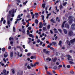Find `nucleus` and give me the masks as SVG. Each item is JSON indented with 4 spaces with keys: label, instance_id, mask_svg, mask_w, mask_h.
<instances>
[{
    "label": "nucleus",
    "instance_id": "1",
    "mask_svg": "<svg viewBox=\"0 0 75 75\" xmlns=\"http://www.w3.org/2000/svg\"><path fill=\"white\" fill-rule=\"evenodd\" d=\"M14 13H16V11H14V9H13L11 11H9V14L11 15L12 17H13L14 16Z\"/></svg>",
    "mask_w": 75,
    "mask_h": 75
},
{
    "label": "nucleus",
    "instance_id": "2",
    "mask_svg": "<svg viewBox=\"0 0 75 75\" xmlns=\"http://www.w3.org/2000/svg\"><path fill=\"white\" fill-rule=\"evenodd\" d=\"M68 59L69 60V61H73V59L71 58V57L69 55H68L67 56Z\"/></svg>",
    "mask_w": 75,
    "mask_h": 75
},
{
    "label": "nucleus",
    "instance_id": "3",
    "mask_svg": "<svg viewBox=\"0 0 75 75\" xmlns=\"http://www.w3.org/2000/svg\"><path fill=\"white\" fill-rule=\"evenodd\" d=\"M69 24H72V16H70L69 17Z\"/></svg>",
    "mask_w": 75,
    "mask_h": 75
},
{
    "label": "nucleus",
    "instance_id": "4",
    "mask_svg": "<svg viewBox=\"0 0 75 75\" xmlns=\"http://www.w3.org/2000/svg\"><path fill=\"white\" fill-rule=\"evenodd\" d=\"M7 23L8 24V25H9V27H10V25L11 22H10V20L8 19V18H7Z\"/></svg>",
    "mask_w": 75,
    "mask_h": 75
},
{
    "label": "nucleus",
    "instance_id": "5",
    "mask_svg": "<svg viewBox=\"0 0 75 75\" xmlns=\"http://www.w3.org/2000/svg\"><path fill=\"white\" fill-rule=\"evenodd\" d=\"M73 35V32L72 31H70L69 32L68 35L69 36H72Z\"/></svg>",
    "mask_w": 75,
    "mask_h": 75
},
{
    "label": "nucleus",
    "instance_id": "6",
    "mask_svg": "<svg viewBox=\"0 0 75 75\" xmlns=\"http://www.w3.org/2000/svg\"><path fill=\"white\" fill-rule=\"evenodd\" d=\"M71 28L73 30L75 29V24H73L71 25Z\"/></svg>",
    "mask_w": 75,
    "mask_h": 75
},
{
    "label": "nucleus",
    "instance_id": "7",
    "mask_svg": "<svg viewBox=\"0 0 75 75\" xmlns=\"http://www.w3.org/2000/svg\"><path fill=\"white\" fill-rule=\"evenodd\" d=\"M22 19V18H20L19 19H17L16 20V21H15V24H16L17 23V21H19V20H21Z\"/></svg>",
    "mask_w": 75,
    "mask_h": 75
},
{
    "label": "nucleus",
    "instance_id": "8",
    "mask_svg": "<svg viewBox=\"0 0 75 75\" xmlns=\"http://www.w3.org/2000/svg\"><path fill=\"white\" fill-rule=\"evenodd\" d=\"M8 56V54H7L6 52H5V54H4V58H6Z\"/></svg>",
    "mask_w": 75,
    "mask_h": 75
},
{
    "label": "nucleus",
    "instance_id": "9",
    "mask_svg": "<svg viewBox=\"0 0 75 75\" xmlns=\"http://www.w3.org/2000/svg\"><path fill=\"white\" fill-rule=\"evenodd\" d=\"M30 66H31L32 67H34L35 66H36V64H30Z\"/></svg>",
    "mask_w": 75,
    "mask_h": 75
},
{
    "label": "nucleus",
    "instance_id": "10",
    "mask_svg": "<svg viewBox=\"0 0 75 75\" xmlns=\"http://www.w3.org/2000/svg\"><path fill=\"white\" fill-rule=\"evenodd\" d=\"M75 42V38H74L73 40H72L71 41V44H73V43Z\"/></svg>",
    "mask_w": 75,
    "mask_h": 75
},
{
    "label": "nucleus",
    "instance_id": "11",
    "mask_svg": "<svg viewBox=\"0 0 75 75\" xmlns=\"http://www.w3.org/2000/svg\"><path fill=\"white\" fill-rule=\"evenodd\" d=\"M3 73L4 75H6V69H4L3 70Z\"/></svg>",
    "mask_w": 75,
    "mask_h": 75
},
{
    "label": "nucleus",
    "instance_id": "12",
    "mask_svg": "<svg viewBox=\"0 0 75 75\" xmlns=\"http://www.w3.org/2000/svg\"><path fill=\"white\" fill-rule=\"evenodd\" d=\"M65 23H66V21H64L62 26V28H64V25H65Z\"/></svg>",
    "mask_w": 75,
    "mask_h": 75
},
{
    "label": "nucleus",
    "instance_id": "13",
    "mask_svg": "<svg viewBox=\"0 0 75 75\" xmlns=\"http://www.w3.org/2000/svg\"><path fill=\"white\" fill-rule=\"evenodd\" d=\"M65 27L67 28H69V26L67 24H66L65 25Z\"/></svg>",
    "mask_w": 75,
    "mask_h": 75
},
{
    "label": "nucleus",
    "instance_id": "14",
    "mask_svg": "<svg viewBox=\"0 0 75 75\" xmlns=\"http://www.w3.org/2000/svg\"><path fill=\"white\" fill-rule=\"evenodd\" d=\"M63 31L64 34H67V30L66 29H63Z\"/></svg>",
    "mask_w": 75,
    "mask_h": 75
},
{
    "label": "nucleus",
    "instance_id": "15",
    "mask_svg": "<svg viewBox=\"0 0 75 75\" xmlns=\"http://www.w3.org/2000/svg\"><path fill=\"white\" fill-rule=\"evenodd\" d=\"M47 47L48 48H50L51 50H53V49H54L53 47L50 46L49 45H47Z\"/></svg>",
    "mask_w": 75,
    "mask_h": 75
},
{
    "label": "nucleus",
    "instance_id": "16",
    "mask_svg": "<svg viewBox=\"0 0 75 75\" xmlns=\"http://www.w3.org/2000/svg\"><path fill=\"white\" fill-rule=\"evenodd\" d=\"M10 56L11 57H13V52H11Z\"/></svg>",
    "mask_w": 75,
    "mask_h": 75
},
{
    "label": "nucleus",
    "instance_id": "17",
    "mask_svg": "<svg viewBox=\"0 0 75 75\" xmlns=\"http://www.w3.org/2000/svg\"><path fill=\"white\" fill-rule=\"evenodd\" d=\"M61 44H62V41L60 40L59 41V45H60V46H61Z\"/></svg>",
    "mask_w": 75,
    "mask_h": 75
},
{
    "label": "nucleus",
    "instance_id": "18",
    "mask_svg": "<svg viewBox=\"0 0 75 75\" xmlns=\"http://www.w3.org/2000/svg\"><path fill=\"white\" fill-rule=\"evenodd\" d=\"M30 58L31 59H36V57L35 56H31Z\"/></svg>",
    "mask_w": 75,
    "mask_h": 75
},
{
    "label": "nucleus",
    "instance_id": "19",
    "mask_svg": "<svg viewBox=\"0 0 75 75\" xmlns=\"http://www.w3.org/2000/svg\"><path fill=\"white\" fill-rule=\"evenodd\" d=\"M51 21V22H52V23H55V22L54 21V20H53V19H52L51 20H50Z\"/></svg>",
    "mask_w": 75,
    "mask_h": 75
},
{
    "label": "nucleus",
    "instance_id": "20",
    "mask_svg": "<svg viewBox=\"0 0 75 75\" xmlns=\"http://www.w3.org/2000/svg\"><path fill=\"white\" fill-rule=\"evenodd\" d=\"M29 37H32V38H34V36L32 34H30L29 35Z\"/></svg>",
    "mask_w": 75,
    "mask_h": 75
},
{
    "label": "nucleus",
    "instance_id": "21",
    "mask_svg": "<svg viewBox=\"0 0 75 75\" xmlns=\"http://www.w3.org/2000/svg\"><path fill=\"white\" fill-rule=\"evenodd\" d=\"M43 31H47V28L45 27H43Z\"/></svg>",
    "mask_w": 75,
    "mask_h": 75
},
{
    "label": "nucleus",
    "instance_id": "22",
    "mask_svg": "<svg viewBox=\"0 0 75 75\" xmlns=\"http://www.w3.org/2000/svg\"><path fill=\"white\" fill-rule=\"evenodd\" d=\"M52 44H53L54 45H57V43L56 42H53Z\"/></svg>",
    "mask_w": 75,
    "mask_h": 75
},
{
    "label": "nucleus",
    "instance_id": "23",
    "mask_svg": "<svg viewBox=\"0 0 75 75\" xmlns=\"http://www.w3.org/2000/svg\"><path fill=\"white\" fill-rule=\"evenodd\" d=\"M69 63L70 64H74V62H72V61H69Z\"/></svg>",
    "mask_w": 75,
    "mask_h": 75
},
{
    "label": "nucleus",
    "instance_id": "24",
    "mask_svg": "<svg viewBox=\"0 0 75 75\" xmlns=\"http://www.w3.org/2000/svg\"><path fill=\"white\" fill-rule=\"evenodd\" d=\"M46 60L47 61H51V59H49V58H48L46 59Z\"/></svg>",
    "mask_w": 75,
    "mask_h": 75
},
{
    "label": "nucleus",
    "instance_id": "25",
    "mask_svg": "<svg viewBox=\"0 0 75 75\" xmlns=\"http://www.w3.org/2000/svg\"><path fill=\"white\" fill-rule=\"evenodd\" d=\"M42 7H43V8H45V4H43L42 5Z\"/></svg>",
    "mask_w": 75,
    "mask_h": 75
},
{
    "label": "nucleus",
    "instance_id": "26",
    "mask_svg": "<svg viewBox=\"0 0 75 75\" xmlns=\"http://www.w3.org/2000/svg\"><path fill=\"white\" fill-rule=\"evenodd\" d=\"M54 31H55L54 32L55 33H58V31L57 30V29H54Z\"/></svg>",
    "mask_w": 75,
    "mask_h": 75
},
{
    "label": "nucleus",
    "instance_id": "27",
    "mask_svg": "<svg viewBox=\"0 0 75 75\" xmlns=\"http://www.w3.org/2000/svg\"><path fill=\"white\" fill-rule=\"evenodd\" d=\"M58 67V69H59L60 68H62V65H60Z\"/></svg>",
    "mask_w": 75,
    "mask_h": 75
},
{
    "label": "nucleus",
    "instance_id": "28",
    "mask_svg": "<svg viewBox=\"0 0 75 75\" xmlns=\"http://www.w3.org/2000/svg\"><path fill=\"white\" fill-rule=\"evenodd\" d=\"M4 20V18H1V21H0V23H2V21H3Z\"/></svg>",
    "mask_w": 75,
    "mask_h": 75
},
{
    "label": "nucleus",
    "instance_id": "29",
    "mask_svg": "<svg viewBox=\"0 0 75 75\" xmlns=\"http://www.w3.org/2000/svg\"><path fill=\"white\" fill-rule=\"evenodd\" d=\"M22 33H23V34H25V29L23 30L22 31Z\"/></svg>",
    "mask_w": 75,
    "mask_h": 75
},
{
    "label": "nucleus",
    "instance_id": "30",
    "mask_svg": "<svg viewBox=\"0 0 75 75\" xmlns=\"http://www.w3.org/2000/svg\"><path fill=\"white\" fill-rule=\"evenodd\" d=\"M27 67L29 69H31V67L29 65H28Z\"/></svg>",
    "mask_w": 75,
    "mask_h": 75
},
{
    "label": "nucleus",
    "instance_id": "31",
    "mask_svg": "<svg viewBox=\"0 0 75 75\" xmlns=\"http://www.w3.org/2000/svg\"><path fill=\"white\" fill-rule=\"evenodd\" d=\"M21 74V71H19L18 72V75H20Z\"/></svg>",
    "mask_w": 75,
    "mask_h": 75
},
{
    "label": "nucleus",
    "instance_id": "32",
    "mask_svg": "<svg viewBox=\"0 0 75 75\" xmlns=\"http://www.w3.org/2000/svg\"><path fill=\"white\" fill-rule=\"evenodd\" d=\"M56 61H57V58L55 57L53 60V62H56Z\"/></svg>",
    "mask_w": 75,
    "mask_h": 75
},
{
    "label": "nucleus",
    "instance_id": "33",
    "mask_svg": "<svg viewBox=\"0 0 75 75\" xmlns=\"http://www.w3.org/2000/svg\"><path fill=\"white\" fill-rule=\"evenodd\" d=\"M58 18H59L58 17H57L56 18V20L57 21H58V22H59L60 21H59V20H58Z\"/></svg>",
    "mask_w": 75,
    "mask_h": 75
},
{
    "label": "nucleus",
    "instance_id": "34",
    "mask_svg": "<svg viewBox=\"0 0 75 75\" xmlns=\"http://www.w3.org/2000/svg\"><path fill=\"white\" fill-rule=\"evenodd\" d=\"M47 29H49L50 28V25H49L47 26Z\"/></svg>",
    "mask_w": 75,
    "mask_h": 75
},
{
    "label": "nucleus",
    "instance_id": "35",
    "mask_svg": "<svg viewBox=\"0 0 75 75\" xmlns=\"http://www.w3.org/2000/svg\"><path fill=\"white\" fill-rule=\"evenodd\" d=\"M37 42H38V43H39V42H40V39H38L37 40Z\"/></svg>",
    "mask_w": 75,
    "mask_h": 75
},
{
    "label": "nucleus",
    "instance_id": "36",
    "mask_svg": "<svg viewBox=\"0 0 75 75\" xmlns=\"http://www.w3.org/2000/svg\"><path fill=\"white\" fill-rule=\"evenodd\" d=\"M43 52H44V53H45V52H46V51H47V50H46V49H44L43 50Z\"/></svg>",
    "mask_w": 75,
    "mask_h": 75
},
{
    "label": "nucleus",
    "instance_id": "37",
    "mask_svg": "<svg viewBox=\"0 0 75 75\" xmlns=\"http://www.w3.org/2000/svg\"><path fill=\"white\" fill-rule=\"evenodd\" d=\"M43 52H44V53H45V52H46V51H47V50H46V49H44L43 50Z\"/></svg>",
    "mask_w": 75,
    "mask_h": 75
},
{
    "label": "nucleus",
    "instance_id": "38",
    "mask_svg": "<svg viewBox=\"0 0 75 75\" xmlns=\"http://www.w3.org/2000/svg\"><path fill=\"white\" fill-rule=\"evenodd\" d=\"M67 44L69 45H71V43H70V42L69 41H68L67 42Z\"/></svg>",
    "mask_w": 75,
    "mask_h": 75
},
{
    "label": "nucleus",
    "instance_id": "39",
    "mask_svg": "<svg viewBox=\"0 0 75 75\" xmlns=\"http://www.w3.org/2000/svg\"><path fill=\"white\" fill-rule=\"evenodd\" d=\"M13 30L14 32H15V31H16V29H15V27H13Z\"/></svg>",
    "mask_w": 75,
    "mask_h": 75
},
{
    "label": "nucleus",
    "instance_id": "40",
    "mask_svg": "<svg viewBox=\"0 0 75 75\" xmlns=\"http://www.w3.org/2000/svg\"><path fill=\"white\" fill-rule=\"evenodd\" d=\"M46 24H47V23H43V24L42 26H44V25L45 26V25H46Z\"/></svg>",
    "mask_w": 75,
    "mask_h": 75
},
{
    "label": "nucleus",
    "instance_id": "41",
    "mask_svg": "<svg viewBox=\"0 0 75 75\" xmlns=\"http://www.w3.org/2000/svg\"><path fill=\"white\" fill-rule=\"evenodd\" d=\"M48 52H49V51H47L45 53L46 54H48Z\"/></svg>",
    "mask_w": 75,
    "mask_h": 75
},
{
    "label": "nucleus",
    "instance_id": "42",
    "mask_svg": "<svg viewBox=\"0 0 75 75\" xmlns=\"http://www.w3.org/2000/svg\"><path fill=\"white\" fill-rule=\"evenodd\" d=\"M67 2H65L63 4V6H65V5H66V4H67Z\"/></svg>",
    "mask_w": 75,
    "mask_h": 75
},
{
    "label": "nucleus",
    "instance_id": "43",
    "mask_svg": "<svg viewBox=\"0 0 75 75\" xmlns=\"http://www.w3.org/2000/svg\"><path fill=\"white\" fill-rule=\"evenodd\" d=\"M28 2V1H26L25 2H23V4H25H25H26V3H27Z\"/></svg>",
    "mask_w": 75,
    "mask_h": 75
},
{
    "label": "nucleus",
    "instance_id": "44",
    "mask_svg": "<svg viewBox=\"0 0 75 75\" xmlns=\"http://www.w3.org/2000/svg\"><path fill=\"white\" fill-rule=\"evenodd\" d=\"M20 17H21V16L19 15L17 17V18L18 19V18H21Z\"/></svg>",
    "mask_w": 75,
    "mask_h": 75
},
{
    "label": "nucleus",
    "instance_id": "45",
    "mask_svg": "<svg viewBox=\"0 0 75 75\" xmlns=\"http://www.w3.org/2000/svg\"><path fill=\"white\" fill-rule=\"evenodd\" d=\"M35 23H36V24H38V20H36L35 21Z\"/></svg>",
    "mask_w": 75,
    "mask_h": 75
},
{
    "label": "nucleus",
    "instance_id": "46",
    "mask_svg": "<svg viewBox=\"0 0 75 75\" xmlns=\"http://www.w3.org/2000/svg\"><path fill=\"white\" fill-rule=\"evenodd\" d=\"M59 31V32H60V33H62V30H61L60 29H59L58 30Z\"/></svg>",
    "mask_w": 75,
    "mask_h": 75
},
{
    "label": "nucleus",
    "instance_id": "47",
    "mask_svg": "<svg viewBox=\"0 0 75 75\" xmlns=\"http://www.w3.org/2000/svg\"><path fill=\"white\" fill-rule=\"evenodd\" d=\"M47 74H48V75H50L51 73V72H50L49 71H47Z\"/></svg>",
    "mask_w": 75,
    "mask_h": 75
},
{
    "label": "nucleus",
    "instance_id": "48",
    "mask_svg": "<svg viewBox=\"0 0 75 75\" xmlns=\"http://www.w3.org/2000/svg\"><path fill=\"white\" fill-rule=\"evenodd\" d=\"M67 67L68 68H70V67H71V66L69 65H67Z\"/></svg>",
    "mask_w": 75,
    "mask_h": 75
},
{
    "label": "nucleus",
    "instance_id": "49",
    "mask_svg": "<svg viewBox=\"0 0 75 75\" xmlns=\"http://www.w3.org/2000/svg\"><path fill=\"white\" fill-rule=\"evenodd\" d=\"M2 51H3L4 52L5 51V48H3L2 49Z\"/></svg>",
    "mask_w": 75,
    "mask_h": 75
},
{
    "label": "nucleus",
    "instance_id": "50",
    "mask_svg": "<svg viewBox=\"0 0 75 75\" xmlns=\"http://www.w3.org/2000/svg\"><path fill=\"white\" fill-rule=\"evenodd\" d=\"M13 42L12 41H11L10 42V44H11L12 46H13Z\"/></svg>",
    "mask_w": 75,
    "mask_h": 75
},
{
    "label": "nucleus",
    "instance_id": "51",
    "mask_svg": "<svg viewBox=\"0 0 75 75\" xmlns=\"http://www.w3.org/2000/svg\"><path fill=\"white\" fill-rule=\"evenodd\" d=\"M34 16H35V14H33L32 16V18H33H33H34Z\"/></svg>",
    "mask_w": 75,
    "mask_h": 75
},
{
    "label": "nucleus",
    "instance_id": "52",
    "mask_svg": "<svg viewBox=\"0 0 75 75\" xmlns=\"http://www.w3.org/2000/svg\"><path fill=\"white\" fill-rule=\"evenodd\" d=\"M3 60L4 61V62H5V63H6V59L5 58L3 59Z\"/></svg>",
    "mask_w": 75,
    "mask_h": 75
},
{
    "label": "nucleus",
    "instance_id": "53",
    "mask_svg": "<svg viewBox=\"0 0 75 75\" xmlns=\"http://www.w3.org/2000/svg\"><path fill=\"white\" fill-rule=\"evenodd\" d=\"M35 16H38V14L37 13H35Z\"/></svg>",
    "mask_w": 75,
    "mask_h": 75
},
{
    "label": "nucleus",
    "instance_id": "54",
    "mask_svg": "<svg viewBox=\"0 0 75 75\" xmlns=\"http://www.w3.org/2000/svg\"><path fill=\"white\" fill-rule=\"evenodd\" d=\"M14 40L13 38H11V37H10L9 38V40Z\"/></svg>",
    "mask_w": 75,
    "mask_h": 75
},
{
    "label": "nucleus",
    "instance_id": "55",
    "mask_svg": "<svg viewBox=\"0 0 75 75\" xmlns=\"http://www.w3.org/2000/svg\"><path fill=\"white\" fill-rule=\"evenodd\" d=\"M27 17L28 18H30V15H28L27 16Z\"/></svg>",
    "mask_w": 75,
    "mask_h": 75
},
{
    "label": "nucleus",
    "instance_id": "56",
    "mask_svg": "<svg viewBox=\"0 0 75 75\" xmlns=\"http://www.w3.org/2000/svg\"><path fill=\"white\" fill-rule=\"evenodd\" d=\"M12 73H13V74H14L15 71L13 69L12 70Z\"/></svg>",
    "mask_w": 75,
    "mask_h": 75
},
{
    "label": "nucleus",
    "instance_id": "57",
    "mask_svg": "<svg viewBox=\"0 0 75 75\" xmlns=\"http://www.w3.org/2000/svg\"><path fill=\"white\" fill-rule=\"evenodd\" d=\"M56 64L57 65H59V63H58V62H57L56 63Z\"/></svg>",
    "mask_w": 75,
    "mask_h": 75
},
{
    "label": "nucleus",
    "instance_id": "58",
    "mask_svg": "<svg viewBox=\"0 0 75 75\" xmlns=\"http://www.w3.org/2000/svg\"><path fill=\"white\" fill-rule=\"evenodd\" d=\"M11 46H9L8 47V49L9 50H10V49H11Z\"/></svg>",
    "mask_w": 75,
    "mask_h": 75
},
{
    "label": "nucleus",
    "instance_id": "59",
    "mask_svg": "<svg viewBox=\"0 0 75 75\" xmlns=\"http://www.w3.org/2000/svg\"><path fill=\"white\" fill-rule=\"evenodd\" d=\"M28 28V30H31V28L30 27H29Z\"/></svg>",
    "mask_w": 75,
    "mask_h": 75
},
{
    "label": "nucleus",
    "instance_id": "60",
    "mask_svg": "<svg viewBox=\"0 0 75 75\" xmlns=\"http://www.w3.org/2000/svg\"><path fill=\"white\" fill-rule=\"evenodd\" d=\"M71 74H74V71H70Z\"/></svg>",
    "mask_w": 75,
    "mask_h": 75
},
{
    "label": "nucleus",
    "instance_id": "61",
    "mask_svg": "<svg viewBox=\"0 0 75 75\" xmlns=\"http://www.w3.org/2000/svg\"><path fill=\"white\" fill-rule=\"evenodd\" d=\"M57 66H54V69H57Z\"/></svg>",
    "mask_w": 75,
    "mask_h": 75
},
{
    "label": "nucleus",
    "instance_id": "62",
    "mask_svg": "<svg viewBox=\"0 0 75 75\" xmlns=\"http://www.w3.org/2000/svg\"><path fill=\"white\" fill-rule=\"evenodd\" d=\"M23 12H24V13H27V10H23Z\"/></svg>",
    "mask_w": 75,
    "mask_h": 75
},
{
    "label": "nucleus",
    "instance_id": "63",
    "mask_svg": "<svg viewBox=\"0 0 75 75\" xmlns=\"http://www.w3.org/2000/svg\"><path fill=\"white\" fill-rule=\"evenodd\" d=\"M23 48H24V49H25V45H23Z\"/></svg>",
    "mask_w": 75,
    "mask_h": 75
},
{
    "label": "nucleus",
    "instance_id": "64",
    "mask_svg": "<svg viewBox=\"0 0 75 75\" xmlns=\"http://www.w3.org/2000/svg\"><path fill=\"white\" fill-rule=\"evenodd\" d=\"M6 23V20H4V21H3V24H4Z\"/></svg>",
    "mask_w": 75,
    "mask_h": 75
}]
</instances>
